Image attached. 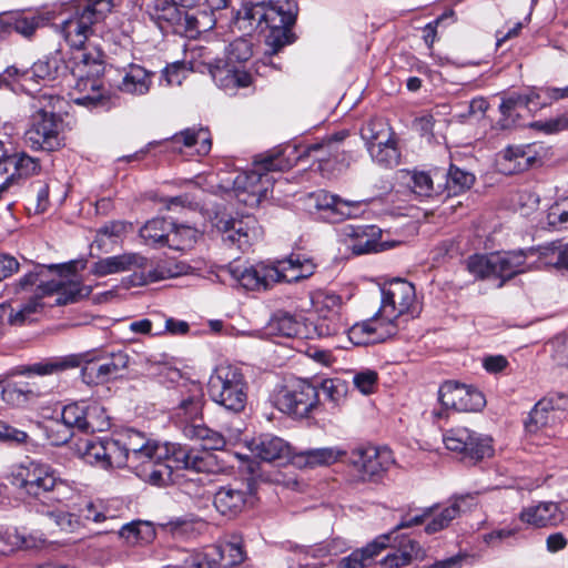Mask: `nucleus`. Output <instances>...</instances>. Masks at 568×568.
Here are the masks:
<instances>
[{"label": "nucleus", "instance_id": "f257e3e1", "mask_svg": "<svg viewBox=\"0 0 568 568\" xmlns=\"http://www.w3.org/2000/svg\"><path fill=\"white\" fill-rule=\"evenodd\" d=\"M113 0H80L75 12L61 24V32L73 49L71 62L75 88L80 91L92 90V94L77 98L81 105L97 104L102 99L99 78L104 72V53L91 44L92 26L111 12Z\"/></svg>", "mask_w": 568, "mask_h": 568}, {"label": "nucleus", "instance_id": "f03ea898", "mask_svg": "<svg viewBox=\"0 0 568 568\" xmlns=\"http://www.w3.org/2000/svg\"><path fill=\"white\" fill-rule=\"evenodd\" d=\"M132 356L126 348L99 349L47 358L42 362L18 366L12 375H51L82 365L81 377L88 385L105 384L123 376Z\"/></svg>", "mask_w": 568, "mask_h": 568}, {"label": "nucleus", "instance_id": "7ed1b4c3", "mask_svg": "<svg viewBox=\"0 0 568 568\" xmlns=\"http://www.w3.org/2000/svg\"><path fill=\"white\" fill-rule=\"evenodd\" d=\"M223 17L229 18L227 13L215 16V28ZM294 23L295 17L290 11L272 3L257 2L245 3L239 10L232 7L227 26H234L239 31L246 33L253 30H268L265 41L271 48L270 53L276 54L283 47L293 42L291 28Z\"/></svg>", "mask_w": 568, "mask_h": 568}, {"label": "nucleus", "instance_id": "20e7f679", "mask_svg": "<svg viewBox=\"0 0 568 568\" xmlns=\"http://www.w3.org/2000/svg\"><path fill=\"white\" fill-rule=\"evenodd\" d=\"M233 263L219 266V271L227 272L241 286L251 291H266L282 282H298L313 275L315 270L311 260L298 254H292L274 264L261 262L250 267L237 264L236 255L233 256Z\"/></svg>", "mask_w": 568, "mask_h": 568}, {"label": "nucleus", "instance_id": "39448f33", "mask_svg": "<svg viewBox=\"0 0 568 568\" xmlns=\"http://www.w3.org/2000/svg\"><path fill=\"white\" fill-rule=\"evenodd\" d=\"M290 166V163H284L280 153H261L254 156L251 170L235 172V176L221 179L219 189L233 192L237 201L246 206H257L273 185L274 180L270 173L284 171Z\"/></svg>", "mask_w": 568, "mask_h": 568}, {"label": "nucleus", "instance_id": "423d86ee", "mask_svg": "<svg viewBox=\"0 0 568 568\" xmlns=\"http://www.w3.org/2000/svg\"><path fill=\"white\" fill-rule=\"evenodd\" d=\"M10 478L21 494L48 506L62 503L69 490L67 483L51 465L36 459H26L14 465Z\"/></svg>", "mask_w": 568, "mask_h": 568}, {"label": "nucleus", "instance_id": "0eeeda50", "mask_svg": "<svg viewBox=\"0 0 568 568\" xmlns=\"http://www.w3.org/2000/svg\"><path fill=\"white\" fill-rule=\"evenodd\" d=\"M122 442V448L129 457L130 469L143 481L148 479H163L166 476V468L158 466L160 469H153L155 458H160L161 446L151 442L145 435L135 429H125L119 433Z\"/></svg>", "mask_w": 568, "mask_h": 568}, {"label": "nucleus", "instance_id": "6e6552de", "mask_svg": "<svg viewBox=\"0 0 568 568\" xmlns=\"http://www.w3.org/2000/svg\"><path fill=\"white\" fill-rule=\"evenodd\" d=\"M443 440L448 450L457 453L460 460L469 465H476L494 455L491 437L466 427L447 430Z\"/></svg>", "mask_w": 568, "mask_h": 568}, {"label": "nucleus", "instance_id": "1a4fd4ad", "mask_svg": "<svg viewBox=\"0 0 568 568\" xmlns=\"http://www.w3.org/2000/svg\"><path fill=\"white\" fill-rule=\"evenodd\" d=\"M443 440L448 450L457 453L460 460L469 465H476L494 455L491 437L466 427L447 430Z\"/></svg>", "mask_w": 568, "mask_h": 568}, {"label": "nucleus", "instance_id": "9d476101", "mask_svg": "<svg viewBox=\"0 0 568 568\" xmlns=\"http://www.w3.org/2000/svg\"><path fill=\"white\" fill-rule=\"evenodd\" d=\"M443 440L448 450L457 453L460 460L469 465H476L494 455L491 437L466 427L447 430Z\"/></svg>", "mask_w": 568, "mask_h": 568}, {"label": "nucleus", "instance_id": "9b49d317", "mask_svg": "<svg viewBox=\"0 0 568 568\" xmlns=\"http://www.w3.org/2000/svg\"><path fill=\"white\" fill-rule=\"evenodd\" d=\"M215 377L221 383L219 398H215L217 409L215 417L220 418L222 414L231 412L239 414L245 407L246 383L240 368L233 365H219L215 367Z\"/></svg>", "mask_w": 568, "mask_h": 568}, {"label": "nucleus", "instance_id": "f8f14e48", "mask_svg": "<svg viewBox=\"0 0 568 568\" xmlns=\"http://www.w3.org/2000/svg\"><path fill=\"white\" fill-rule=\"evenodd\" d=\"M382 303L378 314L382 317L395 320L403 314L414 313L416 310L415 286L403 278H393L382 288Z\"/></svg>", "mask_w": 568, "mask_h": 568}, {"label": "nucleus", "instance_id": "ddd939ff", "mask_svg": "<svg viewBox=\"0 0 568 568\" xmlns=\"http://www.w3.org/2000/svg\"><path fill=\"white\" fill-rule=\"evenodd\" d=\"M348 463L361 474L363 480H373L393 465L394 457L387 447L361 444L351 450Z\"/></svg>", "mask_w": 568, "mask_h": 568}, {"label": "nucleus", "instance_id": "4468645a", "mask_svg": "<svg viewBox=\"0 0 568 568\" xmlns=\"http://www.w3.org/2000/svg\"><path fill=\"white\" fill-rule=\"evenodd\" d=\"M318 389L306 381H301L292 387L283 388L276 396L277 408L296 418H304L318 404Z\"/></svg>", "mask_w": 568, "mask_h": 568}, {"label": "nucleus", "instance_id": "2eb2a0df", "mask_svg": "<svg viewBox=\"0 0 568 568\" xmlns=\"http://www.w3.org/2000/svg\"><path fill=\"white\" fill-rule=\"evenodd\" d=\"M61 118L47 113H33L30 129L26 132V142L33 150L52 152L62 145Z\"/></svg>", "mask_w": 568, "mask_h": 568}, {"label": "nucleus", "instance_id": "dca6fc26", "mask_svg": "<svg viewBox=\"0 0 568 568\" xmlns=\"http://www.w3.org/2000/svg\"><path fill=\"white\" fill-rule=\"evenodd\" d=\"M438 398L447 409L456 412H479L486 405L484 394L473 386L457 382H445L438 390Z\"/></svg>", "mask_w": 568, "mask_h": 568}, {"label": "nucleus", "instance_id": "f3484780", "mask_svg": "<svg viewBox=\"0 0 568 568\" xmlns=\"http://www.w3.org/2000/svg\"><path fill=\"white\" fill-rule=\"evenodd\" d=\"M202 405L194 397L181 402L174 409L173 422L190 439L211 442L212 430L204 425L201 414Z\"/></svg>", "mask_w": 568, "mask_h": 568}, {"label": "nucleus", "instance_id": "a211bd4d", "mask_svg": "<svg viewBox=\"0 0 568 568\" xmlns=\"http://www.w3.org/2000/svg\"><path fill=\"white\" fill-rule=\"evenodd\" d=\"M311 200H313L315 209L322 213V216L332 223L357 217L362 213L363 203L361 201L344 200L325 190L312 193Z\"/></svg>", "mask_w": 568, "mask_h": 568}, {"label": "nucleus", "instance_id": "6ab92c4d", "mask_svg": "<svg viewBox=\"0 0 568 568\" xmlns=\"http://www.w3.org/2000/svg\"><path fill=\"white\" fill-rule=\"evenodd\" d=\"M396 334L397 324L390 318L382 317L378 312L373 318L356 323L349 328V338L357 345L385 342Z\"/></svg>", "mask_w": 568, "mask_h": 568}, {"label": "nucleus", "instance_id": "aec40b11", "mask_svg": "<svg viewBox=\"0 0 568 568\" xmlns=\"http://www.w3.org/2000/svg\"><path fill=\"white\" fill-rule=\"evenodd\" d=\"M544 148L539 143L511 145L504 150V160L500 163L501 171L507 174L525 172L541 164Z\"/></svg>", "mask_w": 568, "mask_h": 568}, {"label": "nucleus", "instance_id": "412c9836", "mask_svg": "<svg viewBox=\"0 0 568 568\" xmlns=\"http://www.w3.org/2000/svg\"><path fill=\"white\" fill-rule=\"evenodd\" d=\"M163 450H161L160 458H155L153 469H160L158 466H163L166 468V476L163 479H148L146 483L156 486H164L174 483V469H186L189 470L190 465L193 459V452H189L181 446L175 445H164L161 446Z\"/></svg>", "mask_w": 568, "mask_h": 568}, {"label": "nucleus", "instance_id": "4be33fe9", "mask_svg": "<svg viewBox=\"0 0 568 568\" xmlns=\"http://www.w3.org/2000/svg\"><path fill=\"white\" fill-rule=\"evenodd\" d=\"M41 290L42 294H57L55 304L60 306L78 303L87 298L92 292L91 286L83 285L79 281H65L63 278L41 282Z\"/></svg>", "mask_w": 568, "mask_h": 568}, {"label": "nucleus", "instance_id": "5701e85b", "mask_svg": "<svg viewBox=\"0 0 568 568\" xmlns=\"http://www.w3.org/2000/svg\"><path fill=\"white\" fill-rule=\"evenodd\" d=\"M148 266V258L139 253H124L100 258L92 264L91 273L95 276H106L125 271L142 270Z\"/></svg>", "mask_w": 568, "mask_h": 568}, {"label": "nucleus", "instance_id": "b1692460", "mask_svg": "<svg viewBox=\"0 0 568 568\" xmlns=\"http://www.w3.org/2000/svg\"><path fill=\"white\" fill-rule=\"evenodd\" d=\"M381 229L375 225H345L343 234L349 239L348 247L355 255L378 252L382 244L378 242Z\"/></svg>", "mask_w": 568, "mask_h": 568}, {"label": "nucleus", "instance_id": "393cba45", "mask_svg": "<svg viewBox=\"0 0 568 568\" xmlns=\"http://www.w3.org/2000/svg\"><path fill=\"white\" fill-rule=\"evenodd\" d=\"M165 145L173 152L194 149L196 154L205 155L212 146L211 134L209 129H185L165 140Z\"/></svg>", "mask_w": 568, "mask_h": 568}, {"label": "nucleus", "instance_id": "a878e982", "mask_svg": "<svg viewBox=\"0 0 568 568\" xmlns=\"http://www.w3.org/2000/svg\"><path fill=\"white\" fill-rule=\"evenodd\" d=\"M45 393L36 382H6L2 385L1 398L6 404L21 408L36 403Z\"/></svg>", "mask_w": 568, "mask_h": 568}, {"label": "nucleus", "instance_id": "bb28decb", "mask_svg": "<svg viewBox=\"0 0 568 568\" xmlns=\"http://www.w3.org/2000/svg\"><path fill=\"white\" fill-rule=\"evenodd\" d=\"M519 519L534 527L557 526L564 521L565 515L560 510L559 505L554 501H541L538 505L525 507Z\"/></svg>", "mask_w": 568, "mask_h": 568}, {"label": "nucleus", "instance_id": "cd10ccee", "mask_svg": "<svg viewBox=\"0 0 568 568\" xmlns=\"http://www.w3.org/2000/svg\"><path fill=\"white\" fill-rule=\"evenodd\" d=\"M52 18L51 12L16 11L6 13V23L9 34L14 31L30 39L39 28L47 26Z\"/></svg>", "mask_w": 568, "mask_h": 568}, {"label": "nucleus", "instance_id": "c85d7f7f", "mask_svg": "<svg viewBox=\"0 0 568 568\" xmlns=\"http://www.w3.org/2000/svg\"><path fill=\"white\" fill-rule=\"evenodd\" d=\"M252 454L263 462H274L277 459L288 458L291 455V446L284 439L264 434L254 438L250 443Z\"/></svg>", "mask_w": 568, "mask_h": 568}, {"label": "nucleus", "instance_id": "c756f323", "mask_svg": "<svg viewBox=\"0 0 568 568\" xmlns=\"http://www.w3.org/2000/svg\"><path fill=\"white\" fill-rule=\"evenodd\" d=\"M392 534H383L377 536L372 542L365 547L354 550L351 555L343 557L339 568H365L372 564L374 558L388 546H390Z\"/></svg>", "mask_w": 568, "mask_h": 568}, {"label": "nucleus", "instance_id": "7c9ffc66", "mask_svg": "<svg viewBox=\"0 0 568 568\" xmlns=\"http://www.w3.org/2000/svg\"><path fill=\"white\" fill-rule=\"evenodd\" d=\"M48 268L50 271H59V273L62 275L64 272L72 274L75 272V263L70 262L68 264L57 265H41L37 264L34 268L28 273H26L23 276L14 281L10 286L9 290L13 294H22V293H32L38 288V285L41 282H45L43 280L44 270Z\"/></svg>", "mask_w": 568, "mask_h": 568}, {"label": "nucleus", "instance_id": "2f4dec72", "mask_svg": "<svg viewBox=\"0 0 568 568\" xmlns=\"http://www.w3.org/2000/svg\"><path fill=\"white\" fill-rule=\"evenodd\" d=\"M396 547L382 560V567L400 568L426 558V550L416 540L403 537Z\"/></svg>", "mask_w": 568, "mask_h": 568}, {"label": "nucleus", "instance_id": "473e14b6", "mask_svg": "<svg viewBox=\"0 0 568 568\" xmlns=\"http://www.w3.org/2000/svg\"><path fill=\"white\" fill-rule=\"evenodd\" d=\"M529 258L528 250H519L504 253H493L495 262L496 278H500L499 287L504 285L505 281L513 278L519 273H524L525 261Z\"/></svg>", "mask_w": 568, "mask_h": 568}, {"label": "nucleus", "instance_id": "72a5a7b5", "mask_svg": "<svg viewBox=\"0 0 568 568\" xmlns=\"http://www.w3.org/2000/svg\"><path fill=\"white\" fill-rule=\"evenodd\" d=\"M124 75L119 90L133 95H144L150 91L153 82L154 72L135 63L129 64L123 69Z\"/></svg>", "mask_w": 568, "mask_h": 568}, {"label": "nucleus", "instance_id": "f704fd0d", "mask_svg": "<svg viewBox=\"0 0 568 568\" xmlns=\"http://www.w3.org/2000/svg\"><path fill=\"white\" fill-rule=\"evenodd\" d=\"M146 12L160 28H163V24L169 27L182 24L183 7L176 0H151Z\"/></svg>", "mask_w": 568, "mask_h": 568}, {"label": "nucleus", "instance_id": "c9c22d12", "mask_svg": "<svg viewBox=\"0 0 568 568\" xmlns=\"http://www.w3.org/2000/svg\"><path fill=\"white\" fill-rule=\"evenodd\" d=\"M566 244L562 241H552L537 247L528 248L529 258L536 257L538 268H562Z\"/></svg>", "mask_w": 568, "mask_h": 568}, {"label": "nucleus", "instance_id": "e433bc0d", "mask_svg": "<svg viewBox=\"0 0 568 568\" xmlns=\"http://www.w3.org/2000/svg\"><path fill=\"white\" fill-rule=\"evenodd\" d=\"M71 60L67 63L59 51L38 60L31 67V78L40 80H54L60 75H64L68 71L72 74Z\"/></svg>", "mask_w": 568, "mask_h": 568}, {"label": "nucleus", "instance_id": "4c0bfd02", "mask_svg": "<svg viewBox=\"0 0 568 568\" xmlns=\"http://www.w3.org/2000/svg\"><path fill=\"white\" fill-rule=\"evenodd\" d=\"M242 225L243 222L237 220H219L215 226L222 234L224 248L236 247L237 251L244 252L251 246L250 234Z\"/></svg>", "mask_w": 568, "mask_h": 568}, {"label": "nucleus", "instance_id": "58836bf2", "mask_svg": "<svg viewBox=\"0 0 568 568\" xmlns=\"http://www.w3.org/2000/svg\"><path fill=\"white\" fill-rule=\"evenodd\" d=\"M445 179V170L434 169L429 172L414 171L412 174V190L419 196H434L442 194V181Z\"/></svg>", "mask_w": 568, "mask_h": 568}, {"label": "nucleus", "instance_id": "ea45409f", "mask_svg": "<svg viewBox=\"0 0 568 568\" xmlns=\"http://www.w3.org/2000/svg\"><path fill=\"white\" fill-rule=\"evenodd\" d=\"M303 328V323L295 315L278 311L270 318L266 333L272 336L293 338L301 336Z\"/></svg>", "mask_w": 568, "mask_h": 568}, {"label": "nucleus", "instance_id": "a19ab883", "mask_svg": "<svg viewBox=\"0 0 568 568\" xmlns=\"http://www.w3.org/2000/svg\"><path fill=\"white\" fill-rule=\"evenodd\" d=\"M170 231H172V220L154 217L140 229L139 235L145 245L163 247L166 246Z\"/></svg>", "mask_w": 568, "mask_h": 568}, {"label": "nucleus", "instance_id": "79ce46f5", "mask_svg": "<svg viewBox=\"0 0 568 568\" xmlns=\"http://www.w3.org/2000/svg\"><path fill=\"white\" fill-rule=\"evenodd\" d=\"M346 452L337 447H323L301 452L296 455V463L305 467L329 466L343 456Z\"/></svg>", "mask_w": 568, "mask_h": 568}, {"label": "nucleus", "instance_id": "37998d69", "mask_svg": "<svg viewBox=\"0 0 568 568\" xmlns=\"http://www.w3.org/2000/svg\"><path fill=\"white\" fill-rule=\"evenodd\" d=\"M213 446L203 445L201 452L194 453L189 471L194 473L195 477H190L189 480L197 481L203 486L210 485L213 481V454L211 452Z\"/></svg>", "mask_w": 568, "mask_h": 568}, {"label": "nucleus", "instance_id": "c03bdc74", "mask_svg": "<svg viewBox=\"0 0 568 568\" xmlns=\"http://www.w3.org/2000/svg\"><path fill=\"white\" fill-rule=\"evenodd\" d=\"M245 501V493L232 485L221 486L215 490V509L222 515L236 514Z\"/></svg>", "mask_w": 568, "mask_h": 568}, {"label": "nucleus", "instance_id": "a18cd8bd", "mask_svg": "<svg viewBox=\"0 0 568 568\" xmlns=\"http://www.w3.org/2000/svg\"><path fill=\"white\" fill-rule=\"evenodd\" d=\"M475 181V176L450 164L448 171H445V179L442 181V194L447 196L458 195L468 190Z\"/></svg>", "mask_w": 568, "mask_h": 568}, {"label": "nucleus", "instance_id": "49530a36", "mask_svg": "<svg viewBox=\"0 0 568 568\" xmlns=\"http://www.w3.org/2000/svg\"><path fill=\"white\" fill-rule=\"evenodd\" d=\"M204 524L193 516L176 517L162 524V529L173 538L189 539L200 534Z\"/></svg>", "mask_w": 568, "mask_h": 568}, {"label": "nucleus", "instance_id": "de8ad7c7", "mask_svg": "<svg viewBox=\"0 0 568 568\" xmlns=\"http://www.w3.org/2000/svg\"><path fill=\"white\" fill-rule=\"evenodd\" d=\"M372 159L384 168H394L399 164L400 153L393 136H387L385 141H378L368 146Z\"/></svg>", "mask_w": 568, "mask_h": 568}, {"label": "nucleus", "instance_id": "09e8293b", "mask_svg": "<svg viewBox=\"0 0 568 568\" xmlns=\"http://www.w3.org/2000/svg\"><path fill=\"white\" fill-rule=\"evenodd\" d=\"M428 508H434V511L430 514L429 517L430 520L425 526V532L428 535L438 532L447 528L460 513L458 498L453 504L445 508H439L438 505H433L429 506Z\"/></svg>", "mask_w": 568, "mask_h": 568}, {"label": "nucleus", "instance_id": "8fccbe9b", "mask_svg": "<svg viewBox=\"0 0 568 568\" xmlns=\"http://www.w3.org/2000/svg\"><path fill=\"white\" fill-rule=\"evenodd\" d=\"M215 550L219 555L221 568H232L242 564L245 559V551L239 537H233L232 540H222L215 547Z\"/></svg>", "mask_w": 568, "mask_h": 568}, {"label": "nucleus", "instance_id": "3c124183", "mask_svg": "<svg viewBox=\"0 0 568 568\" xmlns=\"http://www.w3.org/2000/svg\"><path fill=\"white\" fill-rule=\"evenodd\" d=\"M6 161L14 168V172L11 174L14 175V183H18L20 179L33 176L41 170L39 160L24 152L7 156Z\"/></svg>", "mask_w": 568, "mask_h": 568}, {"label": "nucleus", "instance_id": "603ef678", "mask_svg": "<svg viewBox=\"0 0 568 568\" xmlns=\"http://www.w3.org/2000/svg\"><path fill=\"white\" fill-rule=\"evenodd\" d=\"M87 402H77L68 404L61 413L63 426H68L71 430L85 433Z\"/></svg>", "mask_w": 568, "mask_h": 568}, {"label": "nucleus", "instance_id": "864d4df0", "mask_svg": "<svg viewBox=\"0 0 568 568\" xmlns=\"http://www.w3.org/2000/svg\"><path fill=\"white\" fill-rule=\"evenodd\" d=\"M196 242V230L187 225H178L172 221L166 246L175 251H185Z\"/></svg>", "mask_w": 568, "mask_h": 568}, {"label": "nucleus", "instance_id": "5fc2aeb1", "mask_svg": "<svg viewBox=\"0 0 568 568\" xmlns=\"http://www.w3.org/2000/svg\"><path fill=\"white\" fill-rule=\"evenodd\" d=\"M48 296V294H42L41 283L38 285V288L33 292V294L28 298V301L20 306L19 310H11L9 322L12 325H22L30 317V315L37 313L41 307V300Z\"/></svg>", "mask_w": 568, "mask_h": 568}, {"label": "nucleus", "instance_id": "6e6d98bb", "mask_svg": "<svg viewBox=\"0 0 568 568\" xmlns=\"http://www.w3.org/2000/svg\"><path fill=\"white\" fill-rule=\"evenodd\" d=\"M467 271L478 280L496 278L493 254H474L466 261Z\"/></svg>", "mask_w": 568, "mask_h": 568}, {"label": "nucleus", "instance_id": "4d7b16f0", "mask_svg": "<svg viewBox=\"0 0 568 568\" xmlns=\"http://www.w3.org/2000/svg\"><path fill=\"white\" fill-rule=\"evenodd\" d=\"M85 434L104 432L111 426L105 408L99 403H87Z\"/></svg>", "mask_w": 568, "mask_h": 568}, {"label": "nucleus", "instance_id": "13d9d810", "mask_svg": "<svg viewBox=\"0 0 568 568\" xmlns=\"http://www.w3.org/2000/svg\"><path fill=\"white\" fill-rule=\"evenodd\" d=\"M346 136H347L346 131L335 133L332 136H329L327 140L321 142V143L311 144L307 148V153L312 154V153L321 152L322 155H318L316 158V160L320 162H326L329 160L331 156H334L336 159V161H338L339 142H342Z\"/></svg>", "mask_w": 568, "mask_h": 568}, {"label": "nucleus", "instance_id": "bf43d9fd", "mask_svg": "<svg viewBox=\"0 0 568 568\" xmlns=\"http://www.w3.org/2000/svg\"><path fill=\"white\" fill-rule=\"evenodd\" d=\"M105 469L111 467L130 468L129 457L122 448V442L119 433L113 437H105Z\"/></svg>", "mask_w": 568, "mask_h": 568}, {"label": "nucleus", "instance_id": "052dcab7", "mask_svg": "<svg viewBox=\"0 0 568 568\" xmlns=\"http://www.w3.org/2000/svg\"><path fill=\"white\" fill-rule=\"evenodd\" d=\"M531 97L534 100V110L538 111L547 105H550L555 101L568 99L566 95V87H532Z\"/></svg>", "mask_w": 568, "mask_h": 568}, {"label": "nucleus", "instance_id": "680f3d73", "mask_svg": "<svg viewBox=\"0 0 568 568\" xmlns=\"http://www.w3.org/2000/svg\"><path fill=\"white\" fill-rule=\"evenodd\" d=\"M500 112L505 116H510L511 112L517 109L534 110V100L530 88L525 92H511L505 97L499 105Z\"/></svg>", "mask_w": 568, "mask_h": 568}, {"label": "nucleus", "instance_id": "e2e57ef3", "mask_svg": "<svg viewBox=\"0 0 568 568\" xmlns=\"http://www.w3.org/2000/svg\"><path fill=\"white\" fill-rule=\"evenodd\" d=\"M555 409L554 399L546 397L540 399L529 414V422L526 423V427L529 432H536L539 427H544L548 424V413Z\"/></svg>", "mask_w": 568, "mask_h": 568}, {"label": "nucleus", "instance_id": "0e129e2a", "mask_svg": "<svg viewBox=\"0 0 568 568\" xmlns=\"http://www.w3.org/2000/svg\"><path fill=\"white\" fill-rule=\"evenodd\" d=\"M345 324L342 321L339 312H332L331 314H323L320 316L315 324V331L321 337H328L337 335L345 331Z\"/></svg>", "mask_w": 568, "mask_h": 568}, {"label": "nucleus", "instance_id": "69168bd1", "mask_svg": "<svg viewBox=\"0 0 568 568\" xmlns=\"http://www.w3.org/2000/svg\"><path fill=\"white\" fill-rule=\"evenodd\" d=\"M34 100L36 102L32 105L36 109L34 113L45 112L48 116L60 118L58 112L61 111L62 104L64 103V100L61 97L49 92H42Z\"/></svg>", "mask_w": 568, "mask_h": 568}, {"label": "nucleus", "instance_id": "338daca9", "mask_svg": "<svg viewBox=\"0 0 568 568\" xmlns=\"http://www.w3.org/2000/svg\"><path fill=\"white\" fill-rule=\"evenodd\" d=\"M226 53V63L233 64L237 62H245L252 57V45L251 43L243 39L237 38L233 42H231L227 47H225Z\"/></svg>", "mask_w": 568, "mask_h": 568}, {"label": "nucleus", "instance_id": "774afa93", "mask_svg": "<svg viewBox=\"0 0 568 568\" xmlns=\"http://www.w3.org/2000/svg\"><path fill=\"white\" fill-rule=\"evenodd\" d=\"M547 345L556 365L568 368V333L554 337Z\"/></svg>", "mask_w": 568, "mask_h": 568}]
</instances>
